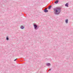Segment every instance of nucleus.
<instances>
[{
	"label": "nucleus",
	"instance_id": "f257e3e1",
	"mask_svg": "<svg viewBox=\"0 0 73 73\" xmlns=\"http://www.w3.org/2000/svg\"><path fill=\"white\" fill-rule=\"evenodd\" d=\"M54 11L55 15H58L61 12V9L59 8H54Z\"/></svg>",
	"mask_w": 73,
	"mask_h": 73
},
{
	"label": "nucleus",
	"instance_id": "f03ea898",
	"mask_svg": "<svg viewBox=\"0 0 73 73\" xmlns=\"http://www.w3.org/2000/svg\"><path fill=\"white\" fill-rule=\"evenodd\" d=\"M33 25L35 29L37 30V29H38V26H37V25H36V24H35V23H34Z\"/></svg>",
	"mask_w": 73,
	"mask_h": 73
},
{
	"label": "nucleus",
	"instance_id": "7ed1b4c3",
	"mask_svg": "<svg viewBox=\"0 0 73 73\" xmlns=\"http://www.w3.org/2000/svg\"><path fill=\"white\" fill-rule=\"evenodd\" d=\"M50 65H51L50 64V63H48L46 64V65L48 66H50Z\"/></svg>",
	"mask_w": 73,
	"mask_h": 73
},
{
	"label": "nucleus",
	"instance_id": "20e7f679",
	"mask_svg": "<svg viewBox=\"0 0 73 73\" xmlns=\"http://www.w3.org/2000/svg\"><path fill=\"white\" fill-rule=\"evenodd\" d=\"M44 12H48V10L46 9H45L44 10Z\"/></svg>",
	"mask_w": 73,
	"mask_h": 73
},
{
	"label": "nucleus",
	"instance_id": "39448f33",
	"mask_svg": "<svg viewBox=\"0 0 73 73\" xmlns=\"http://www.w3.org/2000/svg\"><path fill=\"white\" fill-rule=\"evenodd\" d=\"M65 23H66V24H68V19H66L65 21Z\"/></svg>",
	"mask_w": 73,
	"mask_h": 73
},
{
	"label": "nucleus",
	"instance_id": "423d86ee",
	"mask_svg": "<svg viewBox=\"0 0 73 73\" xmlns=\"http://www.w3.org/2000/svg\"><path fill=\"white\" fill-rule=\"evenodd\" d=\"M20 28L21 29H23L24 28V26H21Z\"/></svg>",
	"mask_w": 73,
	"mask_h": 73
},
{
	"label": "nucleus",
	"instance_id": "0eeeda50",
	"mask_svg": "<svg viewBox=\"0 0 73 73\" xmlns=\"http://www.w3.org/2000/svg\"><path fill=\"white\" fill-rule=\"evenodd\" d=\"M54 3H55V4H57V3H58V1L57 0Z\"/></svg>",
	"mask_w": 73,
	"mask_h": 73
},
{
	"label": "nucleus",
	"instance_id": "6e6552de",
	"mask_svg": "<svg viewBox=\"0 0 73 73\" xmlns=\"http://www.w3.org/2000/svg\"><path fill=\"white\" fill-rule=\"evenodd\" d=\"M65 6L66 7H68V3H66L65 5Z\"/></svg>",
	"mask_w": 73,
	"mask_h": 73
},
{
	"label": "nucleus",
	"instance_id": "1a4fd4ad",
	"mask_svg": "<svg viewBox=\"0 0 73 73\" xmlns=\"http://www.w3.org/2000/svg\"><path fill=\"white\" fill-rule=\"evenodd\" d=\"M6 40H9V38H8V36H7L6 37Z\"/></svg>",
	"mask_w": 73,
	"mask_h": 73
},
{
	"label": "nucleus",
	"instance_id": "9d476101",
	"mask_svg": "<svg viewBox=\"0 0 73 73\" xmlns=\"http://www.w3.org/2000/svg\"><path fill=\"white\" fill-rule=\"evenodd\" d=\"M51 7H52V6H50V7L48 8V9H50Z\"/></svg>",
	"mask_w": 73,
	"mask_h": 73
},
{
	"label": "nucleus",
	"instance_id": "9b49d317",
	"mask_svg": "<svg viewBox=\"0 0 73 73\" xmlns=\"http://www.w3.org/2000/svg\"><path fill=\"white\" fill-rule=\"evenodd\" d=\"M17 60V59H15V60H14V61H16V60Z\"/></svg>",
	"mask_w": 73,
	"mask_h": 73
},
{
	"label": "nucleus",
	"instance_id": "f8f14e48",
	"mask_svg": "<svg viewBox=\"0 0 73 73\" xmlns=\"http://www.w3.org/2000/svg\"><path fill=\"white\" fill-rule=\"evenodd\" d=\"M51 70V68H50V70H48V71H50V70Z\"/></svg>",
	"mask_w": 73,
	"mask_h": 73
}]
</instances>
